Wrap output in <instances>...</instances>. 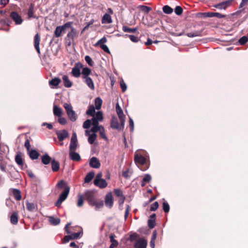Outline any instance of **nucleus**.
Here are the masks:
<instances>
[{"instance_id": "f257e3e1", "label": "nucleus", "mask_w": 248, "mask_h": 248, "mask_svg": "<svg viewBox=\"0 0 248 248\" xmlns=\"http://www.w3.org/2000/svg\"><path fill=\"white\" fill-rule=\"evenodd\" d=\"M63 107L66 110L67 115L69 120L73 122L76 121L78 118V115L75 111L73 110L71 105L68 103H64Z\"/></svg>"}, {"instance_id": "f03ea898", "label": "nucleus", "mask_w": 248, "mask_h": 248, "mask_svg": "<svg viewBox=\"0 0 248 248\" xmlns=\"http://www.w3.org/2000/svg\"><path fill=\"white\" fill-rule=\"evenodd\" d=\"M89 204L91 206H94L95 210H98L104 206V202L103 201H98L94 197L88 201Z\"/></svg>"}, {"instance_id": "7ed1b4c3", "label": "nucleus", "mask_w": 248, "mask_h": 248, "mask_svg": "<svg viewBox=\"0 0 248 248\" xmlns=\"http://www.w3.org/2000/svg\"><path fill=\"white\" fill-rule=\"evenodd\" d=\"M55 133L57 136L59 141H62L69 136L68 132L66 129L55 130Z\"/></svg>"}, {"instance_id": "20e7f679", "label": "nucleus", "mask_w": 248, "mask_h": 248, "mask_svg": "<svg viewBox=\"0 0 248 248\" xmlns=\"http://www.w3.org/2000/svg\"><path fill=\"white\" fill-rule=\"evenodd\" d=\"M78 146V139L76 132H73L70 140L69 151H76Z\"/></svg>"}, {"instance_id": "39448f33", "label": "nucleus", "mask_w": 248, "mask_h": 248, "mask_svg": "<svg viewBox=\"0 0 248 248\" xmlns=\"http://www.w3.org/2000/svg\"><path fill=\"white\" fill-rule=\"evenodd\" d=\"M82 65L79 62H77L75 64L74 67H73L71 72L73 77L75 78H78L80 76V68H82Z\"/></svg>"}, {"instance_id": "423d86ee", "label": "nucleus", "mask_w": 248, "mask_h": 248, "mask_svg": "<svg viewBox=\"0 0 248 248\" xmlns=\"http://www.w3.org/2000/svg\"><path fill=\"white\" fill-rule=\"evenodd\" d=\"M232 0H228L220 3L215 4L213 7L219 10H225L228 7L230 6Z\"/></svg>"}, {"instance_id": "0eeeda50", "label": "nucleus", "mask_w": 248, "mask_h": 248, "mask_svg": "<svg viewBox=\"0 0 248 248\" xmlns=\"http://www.w3.org/2000/svg\"><path fill=\"white\" fill-rule=\"evenodd\" d=\"M10 17L16 25H20L23 22L21 17L16 12H12L10 14Z\"/></svg>"}, {"instance_id": "6e6552de", "label": "nucleus", "mask_w": 248, "mask_h": 248, "mask_svg": "<svg viewBox=\"0 0 248 248\" xmlns=\"http://www.w3.org/2000/svg\"><path fill=\"white\" fill-rule=\"evenodd\" d=\"M147 241L143 238H140L136 241L134 245L135 248H146Z\"/></svg>"}, {"instance_id": "1a4fd4ad", "label": "nucleus", "mask_w": 248, "mask_h": 248, "mask_svg": "<svg viewBox=\"0 0 248 248\" xmlns=\"http://www.w3.org/2000/svg\"><path fill=\"white\" fill-rule=\"evenodd\" d=\"M105 202L107 207H108L109 208H110L112 207L113 204V200L111 192L108 193L106 195Z\"/></svg>"}, {"instance_id": "9d476101", "label": "nucleus", "mask_w": 248, "mask_h": 248, "mask_svg": "<svg viewBox=\"0 0 248 248\" xmlns=\"http://www.w3.org/2000/svg\"><path fill=\"white\" fill-rule=\"evenodd\" d=\"M9 173L10 174L9 177L11 181L19 179L20 177L19 173L16 168H14L11 171L9 172Z\"/></svg>"}, {"instance_id": "9b49d317", "label": "nucleus", "mask_w": 248, "mask_h": 248, "mask_svg": "<svg viewBox=\"0 0 248 248\" xmlns=\"http://www.w3.org/2000/svg\"><path fill=\"white\" fill-rule=\"evenodd\" d=\"M89 165L91 167L98 169L100 167V163L96 157H93L90 160Z\"/></svg>"}, {"instance_id": "f8f14e48", "label": "nucleus", "mask_w": 248, "mask_h": 248, "mask_svg": "<svg viewBox=\"0 0 248 248\" xmlns=\"http://www.w3.org/2000/svg\"><path fill=\"white\" fill-rule=\"evenodd\" d=\"M134 160L135 162L141 165H144L146 162H147V159L144 156L138 154H136L135 155Z\"/></svg>"}, {"instance_id": "ddd939ff", "label": "nucleus", "mask_w": 248, "mask_h": 248, "mask_svg": "<svg viewBox=\"0 0 248 248\" xmlns=\"http://www.w3.org/2000/svg\"><path fill=\"white\" fill-rule=\"evenodd\" d=\"M76 33L77 31L73 27H71V31L68 33L66 37L67 40L69 39V45H71V40H73L74 37L76 36Z\"/></svg>"}, {"instance_id": "4468645a", "label": "nucleus", "mask_w": 248, "mask_h": 248, "mask_svg": "<svg viewBox=\"0 0 248 248\" xmlns=\"http://www.w3.org/2000/svg\"><path fill=\"white\" fill-rule=\"evenodd\" d=\"M52 160L50 156L46 153L41 156V161L44 165H48L50 162L51 163Z\"/></svg>"}, {"instance_id": "2eb2a0df", "label": "nucleus", "mask_w": 248, "mask_h": 248, "mask_svg": "<svg viewBox=\"0 0 248 248\" xmlns=\"http://www.w3.org/2000/svg\"><path fill=\"white\" fill-rule=\"evenodd\" d=\"M40 37L38 33H36L34 36V47L36 49L37 53L40 54V49L39 47L40 44Z\"/></svg>"}, {"instance_id": "dca6fc26", "label": "nucleus", "mask_w": 248, "mask_h": 248, "mask_svg": "<svg viewBox=\"0 0 248 248\" xmlns=\"http://www.w3.org/2000/svg\"><path fill=\"white\" fill-rule=\"evenodd\" d=\"M69 156L70 159L73 161H78L81 159L79 154L75 152V151H69Z\"/></svg>"}, {"instance_id": "f3484780", "label": "nucleus", "mask_w": 248, "mask_h": 248, "mask_svg": "<svg viewBox=\"0 0 248 248\" xmlns=\"http://www.w3.org/2000/svg\"><path fill=\"white\" fill-rule=\"evenodd\" d=\"M110 126L113 129L119 130V124L117 118L115 116H112L111 118Z\"/></svg>"}, {"instance_id": "a211bd4d", "label": "nucleus", "mask_w": 248, "mask_h": 248, "mask_svg": "<svg viewBox=\"0 0 248 248\" xmlns=\"http://www.w3.org/2000/svg\"><path fill=\"white\" fill-rule=\"evenodd\" d=\"M31 159L36 160L39 156V153L35 149H31L28 153Z\"/></svg>"}, {"instance_id": "6ab92c4d", "label": "nucleus", "mask_w": 248, "mask_h": 248, "mask_svg": "<svg viewBox=\"0 0 248 248\" xmlns=\"http://www.w3.org/2000/svg\"><path fill=\"white\" fill-rule=\"evenodd\" d=\"M70 186H67L64 189V190L61 193L59 198L60 199H61L63 201H64L66 199V198L69 194V193L70 191Z\"/></svg>"}, {"instance_id": "aec40b11", "label": "nucleus", "mask_w": 248, "mask_h": 248, "mask_svg": "<svg viewBox=\"0 0 248 248\" xmlns=\"http://www.w3.org/2000/svg\"><path fill=\"white\" fill-rule=\"evenodd\" d=\"M83 79L84 80V82L91 90H93L94 89L93 82L90 77L83 78Z\"/></svg>"}, {"instance_id": "412c9836", "label": "nucleus", "mask_w": 248, "mask_h": 248, "mask_svg": "<svg viewBox=\"0 0 248 248\" xmlns=\"http://www.w3.org/2000/svg\"><path fill=\"white\" fill-rule=\"evenodd\" d=\"M101 21L102 24H109L112 23V20L111 16L106 13L103 16Z\"/></svg>"}, {"instance_id": "4be33fe9", "label": "nucleus", "mask_w": 248, "mask_h": 248, "mask_svg": "<svg viewBox=\"0 0 248 248\" xmlns=\"http://www.w3.org/2000/svg\"><path fill=\"white\" fill-rule=\"evenodd\" d=\"M63 85L66 88H70L72 86V82L69 79V78L66 75H64L62 78Z\"/></svg>"}, {"instance_id": "5701e85b", "label": "nucleus", "mask_w": 248, "mask_h": 248, "mask_svg": "<svg viewBox=\"0 0 248 248\" xmlns=\"http://www.w3.org/2000/svg\"><path fill=\"white\" fill-rule=\"evenodd\" d=\"M51 168L54 172L58 171L60 169V163L56 161L55 159H52L51 161Z\"/></svg>"}, {"instance_id": "b1692460", "label": "nucleus", "mask_w": 248, "mask_h": 248, "mask_svg": "<svg viewBox=\"0 0 248 248\" xmlns=\"http://www.w3.org/2000/svg\"><path fill=\"white\" fill-rule=\"evenodd\" d=\"M93 183L95 186L99 187L100 188H104L106 187L108 185L107 182L104 179H102L101 180L97 181V183L95 182H94Z\"/></svg>"}, {"instance_id": "393cba45", "label": "nucleus", "mask_w": 248, "mask_h": 248, "mask_svg": "<svg viewBox=\"0 0 248 248\" xmlns=\"http://www.w3.org/2000/svg\"><path fill=\"white\" fill-rule=\"evenodd\" d=\"M15 161L16 163L21 168V169H23L24 163L20 154H17L16 155L15 157Z\"/></svg>"}, {"instance_id": "a878e982", "label": "nucleus", "mask_w": 248, "mask_h": 248, "mask_svg": "<svg viewBox=\"0 0 248 248\" xmlns=\"http://www.w3.org/2000/svg\"><path fill=\"white\" fill-rule=\"evenodd\" d=\"M53 114L55 116L60 117L62 116V111L61 108L56 105L53 106Z\"/></svg>"}, {"instance_id": "bb28decb", "label": "nucleus", "mask_w": 248, "mask_h": 248, "mask_svg": "<svg viewBox=\"0 0 248 248\" xmlns=\"http://www.w3.org/2000/svg\"><path fill=\"white\" fill-rule=\"evenodd\" d=\"M48 220L51 224L56 226L60 223L61 220L58 217H55L53 216L49 217Z\"/></svg>"}, {"instance_id": "cd10ccee", "label": "nucleus", "mask_w": 248, "mask_h": 248, "mask_svg": "<svg viewBox=\"0 0 248 248\" xmlns=\"http://www.w3.org/2000/svg\"><path fill=\"white\" fill-rule=\"evenodd\" d=\"M116 110L119 119L125 118V116L124 114L123 111L122 109L121 108L119 103H117L116 105Z\"/></svg>"}, {"instance_id": "c85d7f7f", "label": "nucleus", "mask_w": 248, "mask_h": 248, "mask_svg": "<svg viewBox=\"0 0 248 248\" xmlns=\"http://www.w3.org/2000/svg\"><path fill=\"white\" fill-rule=\"evenodd\" d=\"M114 237L115 235L112 234L109 236L110 241L111 242V244L109 246V248H114L118 245V242L114 239Z\"/></svg>"}, {"instance_id": "c756f323", "label": "nucleus", "mask_w": 248, "mask_h": 248, "mask_svg": "<svg viewBox=\"0 0 248 248\" xmlns=\"http://www.w3.org/2000/svg\"><path fill=\"white\" fill-rule=\"evenodd\" d=\"M13 194L16 200L19 201L21 199V192L19 189H13Z\"/></svg>"}, {"instance_id": "7c9ffc66", "label": "nucleus", "mask_w": 248, "mask_h": 248, "mask_svg": "<svg viewBox=\"0 0 248 248\" xmlns=\"http://www.w3.org/2000/svg\"><path fill=\"white\" fill-rule=\"evenodd\" d=\"M26 204L27 209L29 211L33 212L36 210V205L34 203L27 201Z\"/></svg>"}, {"instance_id": "2f4dec72", "label": "nucleus", "mask_w": 248, "mask_h": 248, "mask_svg": "<svg viewBox=\"0 0 248 248\" xmlns=\"http://www.w3.org/2000/svg\"><path fill=\"white\" fill-rule=\"evenodd\" d=\"M18 220V214L16 212H14L10 218V221L12 224L16 225L17 223Z\"/></svg>"}, {"instance_id": "473e14b6", "label": "nucleus", "mask_w": 248, "mask_h": 248, "mask_svg": "<svg viewBox=\"0 0 248 248\" xmlns=\"http://www.w3.org/2000/svg\"><path fill=\"white\" fill-rule=\"evenodd\" d=\"M64 29L62 26H57L54 31V35L56 37H59L61 33L64 31Z\"/></svg>"}, {"instance_id": "72a5a7b5", "label": "nucleus", "mask_w": 248, "mask_h": 248, "mask_svg": "<svg viewBox=\"0 0 248 248\" xmlns=\"http://www.w3.org/2000/svg\"><path fill=\"white\" fill-rule=\"evenodd\" d=\"M87 201L94 198V192L92 190H86L84 195Z\"/></svg>"}, {"instance_id": "f704fd0d", "label": "nucleus", "mask_w": 248, "mask_h": 248, "mask_svg": "<svg viewBox=\"0 0 248 248\" xmlns=\"http://www.w3.org/2000/svg\"><path fill=\"white\" fill-rule=\"evenodd\" d=\"M94 176V173L93 171H91L87 174L84 178V182L88 183L93 179Z\"/></svg>"}, {"instance_id": "c9c22d12", "label": "nucleus", "mask_w": 248, "mask_h": 248, "mask_svg": "<svg viewBox=\"0 0 248 248\" xmlns=\"http://www.w3.org/2000/svg\"><path fill=\"white\" fill-rule=\"evenodd\" d=\"M33 9H34V4H31L29 6L28 11V16L29 18L34 17L35 18H38L37 16H33Z\"/></svg>"}, {"instance_id": "e433bc0d", "label": "nucleus", "mask_w": 248, "mask_h": 248, "mask_svg": "<svg viewBox=\"0 0 248 248\" xmlns=\"http://www.w3.org/2000/svg\"><path fill=\"white\" fill-rule=\"evenodd\" d=\"M91 69L88 67H84L82 70V78L89 77L88 76L91 74Z\"/></svg>"}, {"instance_id": "4c0bfd02", "label": "nucleus", "mask_w": 248, "mask_h": 248, "mask_svg": "<svg viewBox=\"0 0 248 248\" xmlns=\"http://www.w3.org/2000/svg\"><path fill=\"white\" fill-rule=\"evenodd\" d=\"M102 102L103 101L102 99L99 97H98L95 99V108L97 110H99L101 108L102 104Z\"/></svg>"}, {"instance_id": "58836bf2", "label": "nucleus", "mask_w": 248, "mask_h": 248, "mask_svg": "<svg viewBox=\"0 0 248 248\" xmlns=\"http://www.w3.org/2000/svg\"><path fill=\"white\" fill-rule=\"evenodd\" d=\"M208 17H217L222 18L225 17V15H222L219 13L208 12Z\"/></svg>"}, {"instance_id": "ea45409f", "label": "nucleus", "mask_w": 248, "mask_h": 248, "mask_svg": "<svg viewBox=\"0 0 248 248\" xmlns=\"http://www.w3.org/2000/svg\"><path fill=\"white\" fill-rule=\"evenodd\" d=\"M56 186L59 189H62V188H64L65 189L67 186H69L67 185L64 180H61L57 183Z\"/></svg>"}, {"instance_id": "a19ab883", "label": "nucleus", "mask_w": 248, "mask_h": 248, "mask_svg": "<svg viewBox=\"0 0 248 248\" xmlns=\"http://www.w3.org/2000/svg\"><path fill=\"white\" fill-rule=\"evenodd\" d=\"M95 112V108L93 106H90L86 111V114L88 115L93 116Z\"/></svg>"}, {"instance_id": "79ce46f5", "label": "nucleus", "mask_w": 248, "mask_h": 248, "mask_svg": "<svg viewBox=\"0 0 248 248\" xmlns=\"http://www.w3.org/2000/svg\"><path fill=\"white\" fill-rule=\"evenodd\" d=\"M61 82V79L58 78H54L52 79L51 80L49 81V83L50 85L56 86L59 85V84Z\"/></svg>"}, {"instance_id": "37998d69", "label": "nucleus", "mask_w": 248, "mask_h": 248, "mask_svg": "<svg viewBox=\"0 0 248 248\" xmlns=\"http://www.w3.org/2000/svg\"><path fill=\"white\" fill-rule=\"evenodd\" d=\"M137 30V28H130L126 26H123V31L125 32H135Z\"/></svg>"}, {"instance_id": "c03bdc74", "label": "nucleus", "mask_w": 248, "mask_h": 248, "mask_svg": "<svg viewBox=\"0 0 248 248\" xmlns=\"http://www.w3.org/2000/svg\"><path fill=\"white\" fill-rule=\"evenodd\" d=\"M163 11L164 13L167 14H170L172 13L173 9L168 5H165L163 7Z\"/></svg>"}, {"instance_id": "a18cd8bd", "label": "nucleus", "mask_w": 248, "mask_h": 248, "mask_svg": "<svg viewBox=\"0 0 248 248\" xmlns=\"http://www.w3.org/2000/svg\"><path fill=\"white\" fill-rule=\"evenodd\" d=\"M164 201L162 203L163 205V210L165 213H168L170 211V205L168 202L163 199Z\"/></svg>"}, {"instance_id": "49530a36", "label": "nucleus", "mask_w": 248, "mask_h": 248, "mask_svg": "<svg viewBox=\"0 0 248 248\" xmlns=\"http://www.w3.org/2000/svg\"><path fill=\"white\" fill-rule=\"evenodd\" d=\"M201 32L198 31H195L194 32H188L186 34V35L189 37H194L199 36L201 35Z\"/></svg>"}, {"instance_id": "de8ad7c7", "label": "nucleus", "mask_w": 248, "mask_h": 248, "mask_svg": "<svg viewBox=\"0 0 248 248\" xmlns=\"http://www.w3.org/2000/svg\"><path fill=\"white\" fill-rule=\"evenodd\" d=\"M93 117H95L96 120L101 121L103 119V113L101 111H98L96 113L95 115Z\"/></svg>"}, {"instance_id": "09e8293b", "label": "nucleus", "mask_w": 248, "mask_h": 248, "mask_svg": "<svg viewBox=\"0 0 248 248\" xmlns=\"http://www.w3.org/2000/svg\"><path fill=\"white\" fill-rule=\"evenodd\" d=\"M96 138V135L94 133H92L88 137V142L92 144L94 143Z\"/></svg>"}, {"instance_id": "8fccbe9b", "label": "nucleus", "mask_w": 248, "mask_h": 248, "mask_svg": "<svg viewBox=\"0 0 248 248\" xmlns=\"http://www.w3.org/2000/svg\"><path fill=\"white\" fill-rule=\"evenodd\" d=\"M139 8L142 11V12L148 13L152 10V8L150 7H148L145 5H140L139 6Z\"/></svg>"}, {"instance_id": "3c124183", "label": "nucleus", "mask_w": 248, "mask_h": 248, "mask_svg": "<svg viewBox=\"0 0 248 248\" xmlns=\"http://www.w3.org/2000/svg\"><path fill=\"white\" fill-rule=\"evenodd\" d=\"M84 203L82 195L79 194L78 196V199L77 201V206L79 207L82 206Z\"/></svg>"}, {"instance_id": "603ef678", "label": "nucleus", "mask_w": 248, "mask_h": 248, "mask_svg": "<svg viewBox=\"0 0 248 248\" xmlns=\"http://www.w3.org/2000/svg\"><path fill=\"white\" fill-rule=\"evenodd\" d=\"M155 226V220L154 219L149 218L148 220V226L150 229L154 228Z\"/></svg>"}, {"instance_id": "864d4df0", "label": "nucleus", "mask_w": 248, "mask_h": 248, "mask_svg": "<svg viewBox=\"0 0 248 248\" xmlns=\"http://www.w3.org/2000/svg\"><path fill=\"white\" fill-rule=\"evenodd\" d=\"M248 41V37L247 36H243L241 37L238 42L241 45H245Z\"/></svg>"}, {"instance_id": "5fc2aeb1", "label": "nucleus", "mask_w": 248, "mask_h": 248, "mask_svg": "<svg viewBox=\"0 0 248 248\" xmlns=\"http://www.w3.org/2000/svg\"><path fill=\"white\" fill-rule=\"evenodd\" d=\"M92 125V121L90 119L86 120L83 124V127L85 129H88Z\"/></svg>"}, {"instance_id": "6e6d98bb", "label": "nucleus", "mask_w": 248, "mask_h": 248, "mask_svg": "<svg viewBox=\"0 0 248 248\" xmlns=\"http://www.w3.org/2000/svg\"><path fill=\"white\" fill-rule=\"evenodd\" d=\"M114 193L116 196L119 198L124 196L122 190H121L120 189H115L114 190Z\"/></svg>"}, {"instance_id": "4d7b16f0", "label": "nucleus", "mask_w": 248, "mask_h": 248, "mask_svg": "<svg viewBox=\"0 0 248 248\" xmlns=\"http://www.w3.org/2000/svg\"><path fill=\"white\" fill-rule=\"evenodd\" d=\"M183 10L180 6H177L174 9V12L178 16L181 15L183 13Z\"/></svg>"}, {"instance_id": "13d9d810", "label": "nucleus", "mask_w": 248, "mask_h": 248, "mask_svg": "<svg viewBox=\"0 0 248 248\" xmlns=\"http://www.w3.org/2000/svg\"><path fill=\"white\" fill-rule=\"evenodd\" d=\"M85 60L86 62L89 64V66H93L94 62L92 61V58L88 55H87L85 57Z\"/></svg>"}, {"instance_id": "bf43d9fd", "label": "nucleus", "mask_w": 248, "mask_h": 248, "mask_svg": "<svg viewBox=\"0 0 248 248\" xmlns=\"http://www.w3.org/2000/svg\"><path fill=\"white\" fill-rule=\"evenodd\" d=\"M158 203L157 202H155L154 203H153L152 204H151L150 206V210L151 211H156L157 208H158Z\"/></svg>"}, {"instance_id": "052dcab7", "label": "nucleus", "mask_w": 248, "mask_h": 248, "mask_svg": "<svg viewBox=\"0 0 248 248\" xmlns=\"http://www.w3.org/2000/svg\"><path fill=\"white\" fill-rule=\"evenodd\" d=\"M102 125H93L92 127L91 128V131L93 132V133L95 134L96 132L99 131L100 129L101 128Z\"/></svg>"}, {"instance_id": "680f3d73", "label": "nucleus", "mask_w": 248, "mask_h": 248, "mask_svg": "<svg viewBox=\"0 0 248 248\" xmlns=\"http://www.w3.org/2000/svg\"><path fill=\"white\" fill-rule=\"evenodd\" d=\"M81 232H74L71 234V236L72 237V240L78 239L80 237V235L81 234Z\"/></svg>"}, {"instance_id": "e2e57ef3", "label": "nucleus", "mask_w": 248, "mask_h": 248, "mask_svg": "<svg viewBox=\"0 0 248 248\" xmlns=\"http://www.w3.org/2000/svg\"><path fill=\"white\" fill-rule=\"evenodd\" d=\"M129 125L130 128V131L133 132L134 129V124L132 119L129 116Z\"/></svg>"}, {"instance_id": "0e129e2a", "label": "nucleus", "mask_w": 248, "mask_h": 248, "mask_svg": "<svg viewBox=\"0 0 248 248\" xmlns=\"http://www.w3.org/2000/svg\"><path fill=\"white\" fill-rule=\"evenodd\" d=\"M120 85L123 92H124L127 89V86L123 80L120 81Z\"/></svg>"}, {"instance_id": "69168bd1", "label": "nucleus", "mask_w": 248, "mask_h": 248, "mask_svg": "<svg viewBox=\"0 0 248 248\" xmlns=\"http://www.w3.org/2000/svg\"><path fill=\"white\" fill-rule=\"evenodd\" d=\"M99 133H100L101 137L103 139H104L105 140H107V137L105 134V129H104V128L103 126H101V128L99 130Z\"/></svg>"}, {"instance_id": "338daca9", "label": "nucleus", "mask_w": 248, "mask_h": 248, "mask_svg": "<svg viewBox=\"0 0 248 248\" xmlns=\"http://www.w3.org/2000/svg\"><path fill=\"white\" fill-rule=\"evenodd\" d=\"M100 47L104 52L109 54L110 53L109 48L107 45L105 44H101L100 45Z\"/></svg>"}, {"instance_id": "774afa93", "label": "nucleus", "mask_w": 248, "mask_h": 248, "mask_svg": "<svg viewBox=\"0 0 248 248\" xmlns=\"http://www.w3.org/2000/svg\"><path fill=\"white\" fill-rule=\"evenodd\" d=\"M138 237V235L136 232L133 233L132 234H130L129 236V237L128 239L131 241L132 242L134 240H135Z\"/></svg>"}]
</instances>
